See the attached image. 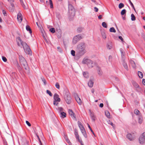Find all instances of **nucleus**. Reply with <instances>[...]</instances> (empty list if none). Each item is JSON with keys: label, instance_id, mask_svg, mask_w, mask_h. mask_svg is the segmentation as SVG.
<instances>
[{"label": "nucleus", "instance_id": "1", "mask_svg": "<svg viewBox=\"0 0 145 145\" xmlns=\"http://www.w3.org/2000/svg\"><path fill=\"white\" fill-rule=\"evenodd\" d=\"M86 47L85 44L83 42L81 43L78 45L77 54L79 56H82L86 52Z\"/></svg>", "mask_w": 145, "mask_h": 145}, {"label": "nucleus", "instance_id": "2", "mask_svg": "<svg viewBox=\"0 0 145 145\" xmlns=\"http://www.w3.org/2000/svg\"><path fill=\"white\" fill-rule=\"evenodd\" d=\"M68 15L70 18H72L75 15V10L71 5H70L69 8Z\"/></svg>", "mask_w": 145, "mask_h": 145}, {"label": "nucleus", "instance_id": "3", "mask_svg": "<svg viewBox=\"0 0 145 145\" xmlns=\"http://www.w3.org/2000/svg\"><path fill=\"white\" fill-rule=\"evenodd\" d=\"M83 63H84L87 64L89 68H92L95 65V64L91 60L88 59H84L83 61Z\"/></svg>", "mask_w": 145, "mask_h": 145}, {"label": "nucleus", "instance_id": "4", "mask_svg": "<svg viewBox=\"0 0 145 145\" xmlns=\"http://www.w3.org/2000/svg\"><path fill=\"white\" fill-rule=\"evenodd\" d=\"M78 125L80 129L81 132L84 135V136L85 138H87V135L86 133V132L83 126L82 125V124L81 122L80 121H78Z\"/></svg>", "mask_w": 145, "mask_h": 145}, {"label": "nucleus", "instance_id": "5", "mask_svg": "<svg viewBox=\"0 0 145 145\" xmlns=\"http://www.w3.org/2000/svg\"><path fill=\"white\" fill-rule=\"evenodd\" d=\"M23 48L25 53L31 55L32 52L29 46L26 44H24L23 45Z\"/></svg>", "mask_w": 145, "mask_h": 145}, {"label": "nucleus", "instance_id": "6", "mask_svg": "<svg viewBox=\"0 0 145 145\" xmlns=\"http://www.w3.org/2000/svg\"><path fill=\"white\" fill-rule=\"evenodd\" d=\"M54 105H57L58 104V102L60 101V99L59 97V95L55 93L54 95Z\"/></svg>", "mask_w": 145, "mask_h": 145}, {"label": "nucleus", "instance_id": "7", "mask_svg": "<svg viewBox=\"0 0 145 145\" xmlns=\"http://www.w3.org/2000/svg\"><path fill=\"white\" fill-rule=\"evenodd\" d=\"M64 99L68 104H70L71 102L72 99L69 94H65L64 95Z\"/></svg>", "mask_w": 145, "mask_h": 145}, {"label": "nucleus", "instance_id": "8", "mask_svg": "<svg viewBox=\"0 0 145 145\" xmlns=\"http://www.w3.org/2000/svg\"><path fill=\"white\" fill-rule=\"evenodd\" d=\"M145 132H144L140 136L139 140L140 143L141 144H143L145 142Z\"/></svg>", "mask_w": 145, "mask_h": 145}, {"label": "nucleus", "instance_id": "9", "mask_svg": "<svg viewBox=\"0 0 145 145\" xmlns=\"http://www.w3.org/2000/svg\"><path fill=\"white\" fill-rule=\"evenodd\" d=\"M16 40L17 44L19 46H20L21 45L23 47V45L24 44H26V43L23 42L20 37H17Z\"/></svg>", "mask_w": 145, "mask_h": 145}, {"label": "nucleus", "instance_id": "10", "mask_svg": "<svg viewBox=\"0 0 145 145\" xmlns=\"http://www.w3.org/2000/svg\"><path fill=\"white\" fill-rule=\"evenodd\" d=\"M89 111L90 113V116H91L92 119V121H95L96 120V118L95 115H94L93 112L91 110H89Z\"/></svg>", "mask_w": 145, "mask_h": 145}, {"label": "nucleus", "instance_id": "11", "mask_svg": "<svg viewBox=\"0 0 145 145\" xmlns=\"http://www.w3.org/2000/svg\"><path fill=\"white\" fill-rule=\"evenodd\" d=\"M74 134L76 139L78 140V141L80 142H81L82 141L79 138V136L78 132V131L76 129H74Z\"/></svg>", "mask_w": 145, "mask_h": 145}, {"label": "nucleus", "instance_id": "12", "mask_svg": "<svg viewBox=\"0 0 145 145\" xmlns=\"http://www.w3.org/2000/svg\"><path fill=\"white\" fill-rule=\"evenodd\" d=\"M68 112L69 115L71 116L72 118H73V119L76 118L75 115L73 113L72 110L69 109L68 110Z\"/></svg>", "mask_w": 145, "mask_h": 145}, {"label": "nucleus", "instance_id": "13", "mask_svg": "<svg viewBox=\"0 0 145 145\" xmlns=\"http://www.w3.org/2000/svg\"><path fill=\"white\" fill-rule=\"evenodd\" d=\"M75 99L76 102L80 105H81L82 104V101L80 98L77 96H76L75 97Z\"/></svg>", "mask_w": 145, "mask_h": 145}, {"label": "nucleus", "instance_id": "14", "mask_svg": "<svg viewBox=\"0 0 145 145\" xmlns=\"http://www.w3.org/2000/svg\"><path fill=\"white\" fill-rule=\"evenodd\" d=\"M17 19L18 20L21 22L22 20V16L21 13L19 12L18 14Z\"/></svg>", "mask_w": 145, "mask_h": 145}, {"label": "nucleus", "instance_id": "15", "mask_svg": "<svg viewBox=\"0 0 145 145\" xmlns=\"http://www.w3.org/2000/svg\"><path fill=\"white\" fill-rule=\"evenodd\" d=\"M126 137H127L130 140H133L135 138V137H132L131 135L130 134H128Z\"/></svg>", "mask_w": 145, "mask_h": 145}, {"label": "nucleus", "instance_id": "16", "mask_svg": "<svg viewBox=\"0 0 145 145\" xmlns=\"http://www.w3.org/2000/svg\"><path fill=\"white\" fill-rule=\"evenodd\" d=\"M79 40V39L76 36L73 38V43L74 44H75Z\"/></svg>", "mask_w": 145, "mask_h": 145}, {"label": "nucleus", "instance_id": "17", "mask_svg": "<svg viewBox=\"0 0 145 145\" xmlns=\"http://www.w3.org/2000/svg\"><path fill=\"white\" fill-rule=\"evenodd\" d=\"M26 29L27 31H29L30 34H31L32 31L29 25H27L26 27Z\"/></svg>", "mask_w": 145, "mask_h": 145}, {"label": "nucleus", "instance_id": "18", "mask_svg": "<svg viewBox=\"0 0 145 145\" xmlns=\"http://www.w3.org/2000/svg\"><path fill=\"white\" fill-rule=\"evenodd\" d=\"M60 115V117L62 118H64L66 117V114L64 112H61Z\"/></svg>", "mask_w": 145, "mask_h": 145}, {"label": "nucleus", "instance_id": "19", "mask_svg": "<svg viewBox=\"0 0 145 145\" xmlns=\"http://www.w3.org/2000/svg\"><path fill=\"white\" fill-rule=\"evenodd\" d=\"M93 84V83L91 80L89 81L88 83V86L90 87H92Z\"/></svg>", "mask_w": 145, "mask_h": 145}, {"label": "nucleus", "instance_id": "20", "mask_svg": "<svg viewBox=\"0 0 145 145\" xmlns=\"http://www.w3.org/2000/svg\"><path fill=\"white\" fill-rule=\"evenodd\" d=\"M133 86L136 88H138L139 87L138 85L135 82H133Z\"/></svg>", "mask_w": 145, "mask_h": 145}, {"label": "nucleus", "instance_id": "21", "mask_svg": "<svg viewBox=\"0 0 145 145\" xmlns=\"http://www.w3.org/2000/svg\"><path fill=\"white\" fill-rule=\"evenodd\" d=\"M105 114L108 118H110V114L108 111H105Z\"/></svg>", "mask_w": 145, "mask_h": 145}, {"label": "nucleus", "instance_id": "22", "mask_svg": "<svg viewBox=\"0 0 145 145\" xmlns=\"http://www.w3.org/2000/svg\"><path fill=\"white\" fill-rule=\"evenodd\" d=\"M138 74L140 78H143V74L141 72L138 71Z\"/></svg>", "mask_w": 145, "mask_h": 145}, {"label": "nucleus", "instance_id": "23", "mask_svg": "<svg viewBox=\"0 0 145 145\" xmlns=\"http://www.w3.org/2000/svg\"><path fill=\"white\" fill-rule=\"evenodd\" d=\"M83 75L86 78L88 77V74L87 72H84Z\"/></svg>", "mask_w": 145, "mask_h": 145}, {"label": "nucleus", "instance_id": "24", "mask_svg": "<svg viewBox=\"0 0 145 145\" xmlns=\"http://www.w3.org/2000/svg\"><path fill=\"white\" fill-rule=\"evenodd\" d=\"M101 35L103 38L104 39H105L106 38V35L105 33L104 32H102Z\"/></svg>", "mask_w": 145, "mask_h": 145}, {"label": "nucleus", "instance_id": "25", "mask_svg": "<svg viewBox=\"0 0 145 145\" xmlns=\"http://www.w3.org/2000/svg\"><path fill=\"white\" fill-rule=\"evenodd\" d=\"M123 65L124 68L127 70H128V68L127 63L125 62H123Z\"/></svg>", "mask_w": 145, "mask_h": 145}, {"label": "nucleus", "instance_id": "26", "mask_svg": "<svg viewBox=\"0 0 145 145\" xmlns=\"http://www.w3.org/2000/svg\"><path fill=\"white\" fill-rule=\"evenodd\" d=\"M110 31L111 32L115 33L116 31L114 27H112L110 28Z\"/></svg>", "mask_w": 145, "mask_h": 145}, {"label": "nucleus", "instance_id": "27", "mask_svg": "<svg viewBox=\"0 0 145 145\" xmlns=\"http://www.w3.org/2000/svg\"><path fill=\"white\" fill-rule=\"evenodd\" d=\"M131 20L132 21H135L136 20L135 17L133 14L131 15Z\"/></svg>", "mask_w": 145, "mask_h": 145}, {"label": "nucleus", "instance_id": "28", "mask_svg": "<svg viewBox=\"0 0 145 145\" xmlns=\"http://www.w3.org/2000/svg\"><path fill=\"white\" fill-rule=\"evenodd\" d=\"M126 12V10L125 9H124L121 12V14L122 15H124L125 14Z\"/></svg>", "mask_w": 145, "mask_h": 145}, {"label": "nucleus", "instance_id": "29", "mask_svg": "<svg viewBox=\"0 0 145 145\" xmlns=\"http://www.w3.org/2000/svg\"><path fill=\"white\" fill-rule=\"evenodd\" d=\"M87 125H88V128H89V129L91 131V132L93 134V135H94L95 134L94 133L93 131V130H92V129L91 128L89 125L88 123Z\"/></svg>", "mask_w": 145, "mask_h": 145}, {"label": "nucleus", "instance_id": "30", "mask_svg": "<svg viewBox=\"0 0 145 145\" xmlns=\"http://www.w3.org/2000/svg\"><path fill=\"white\" fill-rule=\"evenodd\" d=\"M124 7V5L122 3H120L119 5V8H121Z\"/></svg>", "mask_w": 145, "mask_h": 145}, {"label": "nucleus", "instance_id": "31", "mask_svg": "<svg viewBox=\"0 0 145 145\" xmlns=\"http://www.w3.org/2000/svg\"><path fill=\"white\" fill-rule=\"evenodd\" d=\"M50 32L52 33H54L55 32V29L54 28H52L50 29Z\"/></svg>", "mask_w": 145, "mask_h": 145}, {"label": "nucleus", "instance_id": "32", "mask_svg": "<svg viewBox=\"0 0 145 145\" xmlns=\"http://www.w3.org/2000/svg\"><path fill=\"white\" fill-rule=\"evenodd\" d=\"M102 25L103 27L105 28H107V25L105 22H103L102 23Z\"/></svg>", "mask_w": 145, "mask_h": 145}, {"label": "nucleus", "instance_id": "33", "mask_svg": "<svg viewBox=\"0 0 145 145\" xmlns=\"http://www.w3.org/2000/svg\"><path fill=\"white\" fill-rule=\"evenodd\" d=\"M108 123L111 125L112 127L114 129L115 128V125L112 122L110 121H109V122H108Z\"/></svg>", "mask_w": 145, "mask_h": 145}, {"label": "nucleus", "instance_id": "34", "mask_svg": "<svg viewBox=\"0 0 145 145\" xmlns=\"http://www.w3.org/2000/svg\"><path fill=\"white\" fill-rule=\"evenodd\" d=\"M139 111L137 109H135L134 111V113L135 114L138 115L139 114Z\"/></svg>", "mask_w": 145, "mask_h": 145}, {"label": "nucleus", "instance_id": "35", "mask_svg": "<svg viewBox=\"0 0 145 145\" xmlns=\"http://www.w3.org/2000/svg\"><path fill=\"white\" fill-rule=\"evenodd\" d=\"M56 87L58 89H59L60 88V86L59 83L58 82H57L56 84Z\"/></svg>", "mask_w": 145, "mask_h": 145}, {"label": "nucleus", "instance_id": "36", "mask_svg": "<svg viewBox=\"0 0 145 145\" xmlns=\"http://www.w3.org/2000/svg\"><path fill=\"white\" fill-rule=\"evenodd\" d=\"M50 7L52 8L53 7V3L52 0H49Z\"/></svg>", "mask_w": 145, "mask_h": 145}, {"label": "nucleus", "instance_id": "37", "mask_svg": "<svg viewBox=\"0 0 145 145\" xmlns=\"http://www.w3.org/2000/svg\"><path fill=\"white\" fill-rule=\"evenodd\" d=\"M82 29L83 28L82 27H79L77 29L78 32L79 33L81 32L82 31Z\"/></svg>", "mask_w": 145, "mask_h": 145}, {"label": "nucleus", "instance_id": "38", "mask_svg": "<svg viewBox=\"0 0 145 145\" xmlns=\"http://www.w3.org/2000/svg\"><path fill=\"white\" fill-rule=\"evenodd\" d=\"M75 51L74 50H72L71 51V53L72 55L73 56H74L75 55Z\"/></svg>", "mask_w": 145, "mask_h": 145}, {"label": "nucleus", "instance_id": "39", "mask_svg": "<svg viewBox=\"0 0 145 145\" xmlns=\"http://www.w3.org/2000/svg\"><path fill=\"white\" fill-rule=\"evenodd\" d=\"M129 2L130 3V5H131L132 7L133 8V9L135 10V7H134V6L133 4V3H132V2L130 0H129Z\"/></svg>", "mask_w": 145, "mask_h": 145}, {"label": "nucleus", "instance_id": "40", "mask_svg": "<svg viewBox=\"0 0 145 145\" xmlns=\"http://www.w3.org/2000/svg\"><path fill=\"white\" fill-rule=\"evenodd\" d=\"M66 142L69 144V145H71V142H70L69 139L68 138H67L66 139Z\"/></svg>", "mask_w": 145, "mask_h": 145}, {"label": "nucleus", "instance_id": "41", "mask_svg": "<svg viewBox=\"0 0 145 145\" xmlns=\"http://www.w3.org/2000/svg\"><path fill=\"white\" fill-rule=\"evenodd\" d=\"M46 92H47V93L50 96H52V94L51 93V92L50 91H49L48 90H47Z\"/></svg>", "mask_w": 145, "mask_h": 145}, {"label": "nucleus", "instance_id": "42", "mask_svg": "<svg viewBox=\"0 0 145 145\" xmlns=\"http://www.w3.org/2000/svg\"><path fill=\"white\" fill-rule=\"evenodd\" d=\"M76 36L79 39V40L83 38L80 35H76Z\"/></svg>", "mask_w": 145, "mask_h": 145}, {"label": "nucleus", "instance_id": "43", "mask_svg": "<svg viewBox=\"0 0 145 145\" xmlns=\"http://www.w3.org/2000/svg\"><path fill=\"white\" fill-rule=\"evenodd\" d=\"M2 58L3 61L5 62H6L7 61V59L5 57L2 56Z\"/></svg>", "mask_w": 145, "mask_h": 145}, {"label": "nucleus", "instance_id": "44", "mask_svg": "<svg viewBox=\"0 0 145 145\" xmlns=\"http://www.w3.org/2000/svg\"><path fill=\"white\" fill-rule=\"evenodd\" d=\"M98 73L100 75H101L102 74V72L100 69H99V70L98 71Z\"/></svg>", "mask_w": 145, "mask_h": 145}, {"label": "nucleus", "instance_id": "45", "mask_svg": "<svg viewBox=\"0 0 145 145\" xmlns=\"http://www.w3.org/2000/svg\"><path fill=\"white\" fill-rule=\"evenodd\" d=\"M26 124H27V125L29 127H30L31 126V124L29 123V122L27 121H26Z\"/></svg>", "mask_w": 145, "mask_h": 145}, {"label": "nucleus", "instance_id": "46", "mask_svg": "<svg viewBox=\"0 0 145 145\" xmlns=\"http://www.w3.org/2000/svg\"><path fill=\"white\" fill-rule=\"evenodd\" d=\"M2 12H3V15L4 16L7 15V13L6 12V11L5 10H3V11H2Z\"/></svg>", "mask_w": 145, "mask_h": 145}, {"label": "nucleus", "instance_id": "47", "mask_svg": "<svg viewBox=\"0 0 145 145\" xmlns=\"http://www.w3.org/2000/svg\"><path fill=\"white\" fill-rule=\"evenodd\" d=\"M58 109L61 112H63V108L62 107L58 108Z\"/></svg>", "mask_w": 145, "mask_h": 145}, {"label": "nucleus", "instance_id": "48", "mask_svg": "<svg viewBox=\"0 0 145 145\" xmlns=\"http://www.w3.org/2000/svg\"><path fill=\"white\" fill-rule=\"evenodd\" d=\"M37 138H38V139H39V141L40 143V144L42 145V144L41 142V140H40V138H39V136L37 135Z\"/></svg>", "mask_w": 145, "mask_h": 145}, {"label": "nucleus", "instance_id": "49", "mask_svg": "<svg viewBox=\"0 0 145 145\" xmlns=\"http://www.w3.org/2000/svg\"><path fill=\"white\" fill-rule=\"evenodd\" d=\"M42 81L43 83H44V84L45 85H46V82L45 80L44 79H42Z\"/></svg>", "mask_w": 145, "mask_h": 145}, {"label": "nucleus", "instance_id": "50", "mask_svg": "<svg viewBox=\"0 0 145 145\" xmlns=\"http://www.w3.org/2000/svg\"><path fill=\"white\" fill-rule=\"evenodd\" d=\"M95 11L96 12H97L98 10V9L96 7H95L94 8Z\"/></svg>", "mask_w": 145, "mask_h": 145}, {"label": "nucleus", "instance_id": "51", "mask_svg": "<svg viewBox=\"0 0 145 145\" xmlns=\"http://www.w3.org/2000/svg\"><path fill=\"white\" fill-rule=\"evenodd\" d=\"M142 82L143 84L145 85V79H143L142 81Z\"/></svg>", "mask_w": 145, "mask_h": 145}, {"label": "nucleus", "instance_id": "52", "mask_svg": "<svg viewBox=\"0 0 145 145\" xmlns=\"http://www.w3.org/2000/svg\"><path fill=\"white\" fill-rule=\"evenodd\" d=\"M103 106V103H101L99 105V106L100 107L102 108Z\"/></svg>", "mask_w": 145, "mask_h": 145}, {"label": "nucleus", "instance_id": "53", "mask_svg": "<svg viewBox=\"0 0 145 145\" xmlns=\"http://www.w3.org/2000/svg\"><path fill=\"white\" fill-rule=\"evenodd\" d=\"M22 57V60L23 61H24V63H25L26 62H25V59L23 57Z\"/></svg>", "mask_w": 145, "mask_h": 145}, {"label": "nucleus", "instance_id": "54", "mask_svg": "<svg viewBox=\"0 0 145 145\" xmlns=\"http://www.w3.org/2000/svg\"><path fill=\"white\" fill-rule=\"evenodd\" d=\"M119 38L122 41H123V39L122 38V37L121 36H119Z\"/></svg>", "mask_w": 145, "mask_h": 145}, {"label": "nucleus", "instance_id": "55", "mask_svg": "<svg viewBox=\"0 0 145 145\" xmlns=\"http://www.w3.org/2000/svg\"><path fill=\"white\" fill-rule=\"evenodd\" d=\"M102 15H99V16H98V18L100 19H101V18H102Z\"/></svg>", "mask_w": 145, "mask_h": 145}, {"label": "nucleus", "instance_id": "56", "mask_svg": "<svg viewBox=\"0 0 145 145\" xmlns=\"http://www.w3.org/2000/svg\"><path fill=\"white\" fill-rule=\"evenodd\" d=\"M111 46H110L109 45L107 46V48H109V49H110L111 48Z\"/></svg>", "mask_w": 145, "mask_h": 145}, {"label": "nucleus", "instance_id": "57", "mask_svg": "<svg viewBox=\"0 0 145 145\" xmlns=\"http://www.w3.org/2000/svg\"><path fill=\"white\" fill-rule=\"evenodd\" d=\"M2 22V20L1 18L0 17V22Z\"/></svg>", "mask_w": 145, "mask_h": 145}, {"label": "nucleus", "instance_id": "58", "mask_svg": "<svg viewBox=\"0 0 145 145\" xmlns=\"http://www.w3.org/2000/svg\"><path fill=\"white\" fill-rule=\"evenodd\" d=\"M94 91L93 89L92 90L91 92L92 93H94Z\"/></svg>", "mask_w": 145, "mask_h": 145}, {"label": "nucleus", "instance_id": "59", "mask_svg": "<svg viewBox=\"0 0 145 145\" xmlns=\"http://www.w3.org/2000/svg\"><path fill=\"white\" fill-rule=\"evenodd\" d=\"M143 19L144 20H145V17H143Z\"/></svg>", "mask_w": 145, "mask_h": 145}, {"label": "nucleus", "instance_id": "60", "mask_svg": "<svg viewBox=\"0 0 145 145\" xmlns=\"http://www.w3.org/2000/svg\"><path fill=\"white\" fill-rule=\"evenodd\" d=\"M97 101H98V100H96L95 101V102H97Z\"/></svg>", "mask_w": 145, "mask_h": 145}, {"label": "nucleus", "instance_id": "61", "mask_svg": "<svg viewBox=\"0 0 145 145\" xmlns=\"http://www.w3.org/2000/svg\"><path fill=\"white\" fill-rule=\"evenodd\" d=\"M40 0V2H41L43 1V0Z\"/></svg>", "mask_w": 145, "mask_h": 145}, {"label": "nucleus", "instance_id": "62", "mask_svg": "<svg viewBox=\"0 0 145 145\" xmlns=\"http://www.w3.org/2000/svg\"><path fill=\"white\" fill-rule=\"evenodd\" d=\"M141 14H143L144 13L143 12H142Z\"/></svg>", "mask_w": 145, "mask_h": 145}, {"label": "nucleus", "instance_id": "63", "mask_svg": "<svg viewBox=\"0 0 145 145\" xmlns=\"http://www.w3.org/2000/svg\"><path fill=\"white\" fill-rule=\"evenodd\" d=\"M143 27H144V28L145 29V26H143Z\"/></svg>", "mask_w": 145, "mask_h": 145}, {"label": "nucleus", "instance_id": "64", "mask_svg": "<svg viewBox=\"0 0 145 145\" xmlns=\"http://www.w3.org/2000/svg\"><path fill=\"white\" fill-rule=\"evenodd\" d=\"M144 95H145V90L144 91Z\"/></svg>", "mask_w": 145, "mask_h": 145}]
</instances>
